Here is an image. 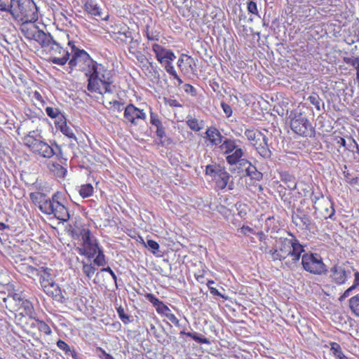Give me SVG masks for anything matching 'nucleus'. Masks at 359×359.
Masks as SVG:
<instances>
[{"instance_id":"58","label":"nucleus","mask_w":359,"mask_h":359,"mask_svg":"<svg viewBox=\"0 0 359 359\" xmlns=\"http://www.w3.org/2000/svg\"><path fill=\"white\" fill-rule=\"evenodd\" d=\"M221 107H222L223 112H224L225 116H226L227 118H230L231 116V114L233 113L231 106L224 102H222L221 103Z\"/></svg>"},{"instance_id":"49","label":"nucleus","mask_w":359,"mask_h":359,"mask_svg":"<svg viewBox=\"0 0 359 359\" xmlns=\"http://www.w3.org/2000/svg\"><path fill=\"white\" fill-rule=\"evenodd\" d=\"M96 255V257L94 259V264L97 266H104L105 258L102 250H97L96 255Z\"/></svg>"},{"instance_id":"39","label":"nucleus","mask_w":359,"mask_h":359,"mask_svg":"<svg viewBox=\"0 0 359 359\" xmlns=\"http://www.w3.org/2000/svg\"><path fill=\"white\" fill-rule=\"evenodd\" d=\"M330 351L332 352V355L336 359H346V357L342 353V350L341 349L340 344L335 342H330Z\"/></svg>"},{"instance_id":"11","label":"nucleus","mask_w":359,"mask_h":359,"mask_svg":"<svg viewBox=\"0 0 359 359\" xmlns=\"http://www.w3.org/2000/svg\"><path fill=\"white\" fill-rule=\"evenodd\" d=\"M41 271H42V273L37 276L39 277V285L42 287L43 291L48 297H52L57 302H63L66 298L62 294L60 287L55 283L51 274V269L42 266L41 267Z\"/></svg>"},{"instance_id":"48","label":"nucleus","mask_w":359,"mask_h":359,"mask_svg":"<svg viewBox=\"0 0 359 359\" xmlns=\"http://www.w3.org/2000/svg\"><path fill=\"white\" fill-rule=\"evenodd\" d=\"M246 9H248V13L254 16H258L257 4L253 0L246 1Z\"/></svg>"},{"instance_id":"44","label":"nucleus","mask_w":359,"mask_h":359,"mask_svg":"<svg viewBox=\"0 0 359 359\" xmlns=\"http://www.w3.org/2000/svg\"><path fill=\"white\" fill-rule=\"evenodd\" d=\"M123 107V104L116 100H113L111 101L108 102L107 105H106V108L109 109L111 111L117 112H121L122 111Z\"/></svg>"},{"instance_id":"40","label":"nucleus","mask_w":359,"mask_h":359,"mask_svg":"<svg viewBox=\"0 0 359 359\" xmlns=\"http://www.w3.org/2000/svg\"><path fill=\"white\" fill-rule=\"evenodd\" d=\"M93 194V187L91 184H83L79 189V196L83 198H89Z\"/></svg>"},{"instance_id":"8","label":"nucleus","mask_w":359,"mask_h":359,"mask_svg":"<svg viewBox=\"0 0 359 359\" xmlns=\"http://www.w3.org/2000/svg\"><path fill=\"white\" fill-rule=\"evenodd\" d=\"M67 200L64 194L60 191L55 192L50 198L48 203H44L39 205V209L43 214L46 215H53L55 218L66 222L70 217L68 208L66 207Z\"/></svg>"},{"instance_id":"42","label":"nucleus","mask_w":359,"mask_h":359,"mask_svg":"<svg viewBox=\"0 0 359 359\" xmlns=\"http://www.w3.org/2000/svg\"><path fill=\"white\" fill-rule=\"evenodd\" d=\"M280 180L287 184V187L290 189H294L296 187V182L293 175L284 172L280 175Z\"/></svg>"},{"instance_id":"30","label":"nucleus","mask_w":359,"mask_h":359,"mask_svg":"<svg viewBox=\"0 0 359 359\" xmlns=\"http://www.w3.org/2000/svg\"><path fill=\"white\" fill-rule=\"evenodd\" d=\"M241 205H238V206L237 205H232L231 206V208H228L224 205H219V207H217V212H219V213L221 214V215H222L223 217H224L225 219H226L227 220L229 221H231V222H232L233 224H235L236 226L238 225V222H236L233 219H231V217H233V208H236V210H239V208H241Z\"/></svg>"},{"instance_id":"35","label":"nucleus","mask_w":359,"mask_h":359,"mask_svg":"<svg viewBox=\"0 0 359 359\" xmlns=\"http://www.w3.org/2000/svg\"><path fill=\"white\" fill-rule=\"evenodd\" d=\"M181 335H186L188 337L194 339V341L198 342L199 344L210 345V340L205 337H203L201 334H198L196 332H186L184 331L180 332Z\"/></svg>"},{"instance_id":"21","label":"nucleus","mask_w":359,"mask_h":359,"mask_svg":"<svg viewBox=\"0 0 359 359\" xmlns=\"http://www.w3.org/2000/svg\"><path fill=\"white\" fill-rule=\"evenodd\" d=\"M81 8L87 15L94 18H102V20L107 21L109 20V15L102 16V8L100 5L97 3L95 0H81Z\"/></svg>"},{"instance_id":"34","label":"nucleus","mask_w":359,"mask_h":359,"mask_svg":"<svg viewBox=\"0 0 359 359\" xmlns=\"http://www.w3.org/2000/svg\"><path fill=\"white\" fill-rule=\"evenodd\" d=\"M56 345H57L60 350L64 351L65 355H70L73 359H79V356L76 351L74 348L72 349L65 341L58 339L57 342H56Z\"/></svg>"},{"instance_id":"46","label":"nucleus","mask_w":359,"mask_h":359,"mask_svg":"<svg viewBox=\"0 0 359 359\" xmlns=\"http://www.w3.org/2000/svg\"><path fill=\"white\" fill-rule=\"evenodd\" d=\"M45 111H46L47 116L50 118H57L58 120L60 116H64L60 114V111L56 107H47L46 109H45Z\"/></svg>"},{"instance_id":"16","label":"nucleus","mask_w":359,"mask_h":359,"mask_svg":"<svg viewBox=\"0 0 359 359\" xmlns=\"http://www.w3.org/2000/svg\"><path fill=\"white\" fill-rule=\"evenodd\" d=\"M304 270L310 273L322 276L327 272V266L323 259L316 253H306L301 256Z\"/></svg>"},{"instance_id":"9","label":"nucleus","mask_w":359,"mask_h":359,"mask_svg":"<svg viewBox=\"0 0 359 359\" xmlns=\"http://www.w3.org/2000/svg\"><path fill=\"white\" fill-rule=\"evenodd\" d=\"M10 15L14 20H38V8L33 0H11Z\"/></svg>"},{"instance_id":"1","label":"nucleus","mask_w":359,"mask_h":359,"mask_svg":"<svg viewBox=\"0 0 359 359\" xmlns=\"http://www.w3.org/2000/svg\"><path fill=\"white\" fill-rule=\"evenodd\" d=\"M288 236L292 238L280 237L272 249H269L267 245H262L259 250L265 254H269L273 262H281L283 269L294 270L304 252V246L292 233H288Z\"/></svg>"},{"instance_id":"57","label":"nucleus","mask_w":359,"mask_h":359,"mask_svg":"<svg viewBox=\"0 0 359 359\" xmlns=\"http://www.w3.org/2000/svg\"><path fill=\"white\" fill-rule=\"evenodd\" d=\"M357 286H351L350 287H348L347 290H346L345 292H344V293L340 295L339 299H339L340 302L344 301L346 298L350 296V294H351L353 290Z\"/></svg>"},{"instance_id":"5","label":"nucleus","mask_w":359,"mask_h":359,"mask_svg":"<svg viewBox=\"0 0 359 359\" xmlns=\"http://www.w3.org/2000/svg\"><path fill=\"white\" fill-rule=\"evenodd\" d=\"M15 323L24 333L35 341H39L53 333L50 327L45 321L36 317L26 318L22 313L15 315Z\"/></svg>"},{"instance_id":"53","label":"nucleus","mask_w":359,"mask_h":359,"mask_svg":"<svg viewBox=\"0 0 359 359\" xmlns=\"http://www.w3.org/2000/svg\"><path fill=\"white\" fill-rule=\"evenodd\" d=\"M163 102H165V104L168 105L170 107H178V108L182 107V105H181V104H180L179 101H177V100H175L174 98L165 97V98H163Z\"/></svg>"},{"instance_id":"62","label":"nucleus","mask_w":359,"mask_h":359,"mask_svg":"<svg viewBox=\"0 0 359 359\" xmlns=\"http://www.w3.org/2000/svg\"><path fill=\"white\" fill-rule=\"evenodd\" d=\"M183 90L187 93L195 95V88L189 83H186L183 86Z\"/></svg>"},{"instance_id":"14","label":"nucleus","mask_w":359,"mask_h":359,"mask_svg":"<svg viewBox=\"0 0 359 359\" xmlns=\"http://www.w3.org/2000/svg\"><path fill=\"white\" fill-rule=\"evenodd\" d=\"M15 22L20 24V31L22 34L29 40H34L39 43L55 39L50 34H46L40 30L34 24L37 20H15Z\"/></svg>"},{"instance_id":"61","label":"nucleus","mask_w":359,"mask_h":359,"mask_svg":"<svg viewBox=\"0 0 359 359\" xmlns=\"http://www.w3.org/2000/svg\"><path fill=\"white\" fill-rule=\"evenodd\" d=\"M334 142L341 147H346V140L341 136L336 135L335 137H334Z\"/></svg>"},{"instance_id":"3","label":"nucleus","mask_w":359,"mask_h":359,"mask_svg":"<svg viewBox=\"0 0 359 359\" xmlns=\"http://www.w3.org/2000/svg\"><path fill=\"white\" fill-rule=\"evenodd\" d=\"M86 75L88 76V91L97 93L100 95L111 92L110 86L116 72L104 65H95L93 68L87 69Z\"/></svg>"},{"instance_id":"27","label":"nucleus","mask_w":359,"mask_h":359,"mask_svg":"<svg viewBox=\"0 0 359 359\" xmlns=\"http://www.w3.org/2000/svg\"><path fill=\"white\" fill-rule=\"evenodd\" d=\"M57 158L58 163H50L48 164V169H50V172L54 174L55 176L57 177H63L66 175L67 170L66 169L61 165L66 161L60 154H55Z\"/></svg>"},{"instance_id":"12","label":"nucleus","mask_w":359,"mask_h":359,"mask_svg":"<svg viewBox=\"0 0 359 359\" xmlns=\"http://www.w3.org/2000/svg\"><path fill=\"white\" fill-rule=\"evenodd\" d=\"M6 307L11 312H17L19 310H23L22 313L25 318H35L34 309L32 302L27 299H24L20 293H13L8 294L4 298Z\"/></svg>"},{"instance_id":"60","label":"nucleus","mask_w":359,"mask_h":359,"mask_svg":"<svg viewBox=\"0 0 359 359\" xmlns=\"http://www.w3.org/2000/svg\"><path fill=\"white\" fill-rule=\"evenodd\" d=\"M257 237H259V241L261 242V245L266 246V241H267V236L264 233L263 231H259L257 233Z\"/></svg>"},{"instance_id":"28","label":"nucleus","mask_w":359,"mask_h":359,"mask_svg":"<svg viewBox=\"0 0 359 359\" xmlns=\"http://www.w3.org/2000/svg\"><path fill=\"white\" fill-rule=\"evenodd\" d=\"M18 272L27 276L29 278H33L34 276L41 273L40 268L36 269L27 263L18 264Z\"/></svg>"},{"instance_id":"52","label":"nucleus","mask_w":359,"mask_h":359,"mask_svg":"<svg viewBox=\"0 0 359 359\" xmlns=\"http://www.w3.org/2000/svg\"><path fill=\"white\" fill-rule=\"evenodd\" d=\"M309 103L313 104L317 109H320V97L317 93H311L309 97Z\"/></svg>"},{"instance_id":"29","label":"nucleus","mask_w":359,"mask_h":359,"mask_svg":"<svg viewBox=\"0 0 359 359\" xmlns=\"http://www.w3.org/2000/svg\"><path fill=\"white\" fill-rule=\"evenodd\" d=\"M55 128L60 130V133L68 138L74 137V132L67 126L66 118L65 116H60L59 119L55 121Z\"/></svg>"},{"instance_id":"50","label":"nucleus","mask_w":359,"mask_h":359,"mask_svg":"<svg viewBox=\"0 0 359 359\" xmlns=\"http://www.w3.org/2000/svg\"><path fill=\"white\" fill-rule=\"evenodd\" d=\"M127 43H129V46H128V52L133 54L141 53L139 50V42L137 41H128Z\"/></svg>"},{"instance_id":"54","label":"nucleus","mask_w":359,"mask_h":359,"mask_svg":"<svg viewBox=\"0 0 359 359\" xmlns=\"http://www.w3.org/2000/svg\"><path fill=\"white\" fill-rule=\"evenodd\" d=\"M147 246H148L149 249L151 250L154 254L158 250V243L154 240L147 241Z\"/></svg>"},{"instance_id":"7","label":"nucleus","mask_w":359,"mask_h":359,"mask_svg":"<svg viewBox=\"0 0 359 359\" xmlns=\"http://www.w3.org/2000/svg\"><path fill=\"white\" fill-rule=\"evenodd\" d=\"M67 46L72 50V55L66 63L70 72H84L95 65H103L94 61L86 50L76 47L73 41H68Z\"/></svg>"},{"instance_id":"36","label":"nucleus","mask_w":359,"mask_h":359,"mask_svg":"<svg viewBox=\"0 0 359 359\" xmlns=\"http://www.w3.org/2000/svg\"><path fill=\"white\" fill-rule=\"evenodd\" d=\"M349 309L351 313L359 318V293L349 299Z\"/></svg>"},{"instance_id":"22","label":"nucleus","mask_w":359,"mask_h":359,"mask_svg":"<svg viewBox=\"0 0 359 359\" xmlns=\"http://www.w3.org/2000/svg\"><path fill=\"white\" fill-rule=\"evenodd\" d=\"M152 53H154V57L159 63L165 62H173L175 60V55L170 49L166 48L162 45L154 43L151 46Z\"/></svg>"},{"instance_id":"15","label":"nucleus","mask_w":359,"mask_h":359,"mask_svg":"<svg viewBox=\"0 0 359 359\" xmlns=\"http://www.w3.org/2000/svg\"><path fill=\"white\" fill-rule=\"evenodd\" d=\"M290 130L294 133L301 137H309L312 134L311 124L300 110L296 109L290 111Z\"/></svg>"},{"instance_id":"4","label":"nucleus","mask_w":359,"mask_h":359,"mask_svg":"<svg viewBox=\"0 0 359 359\" xmlns=\"http://www.w3.org/2000/svg\"><path fill=\"white\" fill-rule=\"evenodd\" d=\"M68 41H71L69 40V34L67 32H60L55 39L39 42V43L47 57V61L53 65L62 67L66 65L69 57L71 56V53L63 47L64 44H67Z\"/></svg>"},{"instance_id":"2","label":"nucleus","mask_w":359,"mask_h":359,"mask_svg":"<svg viewBox=\"0 0 359 359\" xmlns=\"http://www.w3.org/2000/svg\"><path fill=\"white\" fill-rule=\"evenodd\" d=\"M204 142L208 147L219 148L226 155L225 161L230 165H236L244 156V151L233 138L224 137L215 126H211L204 133Z\"/></svg>"},{"instance_id":"43","label":"nucleus","mask_w":359,"mask_h":359,"mask_svg":"<svg viewBox=\"0 0 359 359\" xmlns=\"http://www.w3.org/2000/svg\"><path fill=\"white\" fill-rule=\"evenodd\" d=\"M246 174L248 176L251 177L252 179L255 180L257 181H259L262 180V173L256 170V168L252 165H248V168H246Z\"/></svg>"},{"instance_id":"47","label":"nucleus","mask_w":359,"mask_h":359,"mask_svg":"<svg viewBox=\"0 0 359 359\" xmlns=\"http://www.w3.org/2000/svg\"><path fill=\"white\" fill-rule=\"evenodd\" d=\"M116 311H117L118 317L121 318V322H123V324L128 325L131 322L130 316L126 313H124V309L121 306H119L118 307L116 308Z\"/></svg>"},{"instance_id":"33","label":"nucleus","mask_w":359,"mask_h":359,"mask_svg":"<svg viewBox=\"0 0 359 359\" xmlns=\"http://www.w3.org/2000/svg\"><path fill=\"white\" fill-rule=\"evenodd\" d=\"M187 126L194 133H199L203 128V121L197 119L191 115L187 116Z\"/></svg>"},{"instance_id":"13","label":"nucleus","mask_w":359,"mask_h":359,"mask_svg":"<svg viewBox=\"0 0 359 359\" xmlns=\"http://www.w3.org/2000/svg\"><path fill=\"white\" fill-rule=\"evenodd\" d=\"M244 135H245L248 142L255 148L259 156L264 158L270 157L271 152H270L269 147H268L267 137L264 133L257 128H252L246 129L244 131Z\"/></svg>"},{"instance_id":"63","label":"nucleus","mask_w":359,"mask_h":359,"mask_svg":"<svg viewBox=\"0 0 359 359\" xmlns=\"http://www.w3.org/2000/svg\"><path fill=\"white\" fill-rule=\"evenodd\" d=\"M156 135L160 139H162L165 136V130H164V127H156Z\"/></svg>"},{"instance_id":"19","label":"nucleus","mask_w":359,"mask_h":359,"mask_svg":"<svg viewBox=\"0 0 359 359\" xmlns=\"http://www.w3.org/2000/svg\"><path fill=\"white\" fill-rule=\"evenodd\" d=\"M144 297H146V299L148 300L152 306H154L156 311H157L158 314L167 317L170 322L172 323L175 326L179 327V319L176 318L175 315L170 312V308L163 303L162 301L158 299L152 293H146V294H144Z\"/></svg>"},{"instance_id":"41","label":"nucleus","mask_w":359,"mask_h":359,"mask_svg":"<svg viewBox=\"0 0 359 359\" xmlns=\"http://www.w3.org/2000/svg\"><path fill=\"white\" fill-rule=\"evenodd\" d=\"M345 63L353 67L356 69V81L359 83V57H344Z\"/></svg>"},{"instance_id":"59","label":"nucleus","mask_w":359,"mask_h":359,"mask_svg":"<svg viewBox=\"0 0 359 359\" xmlns=\"http://www.w3.org/2000/svg\"><path fill=\"white\" fill-rule=\"evenodd\" d=\"M241 233H243L244 236H247L248 233L254 234V229L252 227L248 226L247 225H243L240 228Z\"/></svg>"},{"instance_id":"24","label":"nucleus","mask_w":359,"mask_h":359,"mask_svg":"<svg viewBox=\"0 0 359 359\" xmlns=\"http://www.w3.org/2000/svg\"><path fill=\"white\" fill-rule=\"evenodd\" d=\"M178 68L183 74H194L196 72V64L191 56L181 54L178 59Z\"/></svg>"},{"instance_id":"25","label":"nucleus","mask_w":359,"mask_h":359,"mask_svg":"<svg viewBox=\"0 0 359 359\" xmlns=\"http://www.w3.org/2000/svg\"><path fill=\"white\" fill-rule=\"evenodd\" d=\"M116 30L114 34L117 43L126 44L128 41H134L131 29L125 23L118 24Z\"/></svg>"},{"instance_id":"18","label":"nucleus","mask_w":359,"mask_h":359,"mask_svg":"<svg viewBox=\"0 0 359 359\" xmlns=\"http://www.w3.org/2000/svg\"><path fill=\"white\" fill-rule=\"evenodd\" d=\"M313 203H314L315 215L317 217L327 219H332L334 215L333 204L330 198L320 195L313 199Z\"/></svg>"},{"instance_id":"20","label":"nucleus","mask_w":359,"mask_h":359,"mask_svg":"<svg viewBox=\"0 0 359 359\" xmlns=\"http://www.w3.org/2000/svg\"><path fill=\"white\" fill-rule=\"evenodd\" d=\"M123 118L127 123L136 126L140 121H145L147 115L143 109H140L133 104H128L123 109Z\"/></svg>"},{"instance_id":"38","label":"nucleus","mask_w":359,"mask_h":359,"mask_svg":"<svg viewBox=\"0 0 359 359\" xmlns=\"http://www.w3.org/2000/svg\"><path fill=\"white\" fill-rule=\"evenodd\" d=\"M81 271H83V273L86 276L87 278L90 279L95 274V268L92 264L81 261Z\"/></svg>"},{"instance_id":"45","label":"nucleus","mask_w":359,"mask_h":359,"mask_svg":"<svg viewBox=\"0 0 359 359\" xmlns=\"http://www.w3.org/2000/svg\"><path fill=\"white\" fill-rule=\"evenodd\" d=\"M144 36L150 41H158V39H160V34L156 31L150 30L148 25L146 26Z\"/></svg>"},{"instance_id":"51","label":"nucleus","mask_w":359,"mask_h":359,"mask_svg":"<svg viewBox=\"0 0 359 359\" xmlns=\"http://www.w3.org/2000/svg\"><path fill=\"white\" fill-rule=\"evenodd\" d=\"M150 124L154 127L163 126L158 115L152 111H150Z\"/></svg>"},{"instance_id":"10","label":"nucleus","mask_w":359,"mask_h":359,"mask_svg":"<svg viewBox=\"0 0 359 359\" xmlns=\"http://www.w3.org/2000/svg\"><path fill=\"white\" fill-rule=\"evenodd\" d=\"M74 238L81 241V246L77 248L79 255L86 256L88 259L94 257L97 250H101L97 247V240L91 235L88 227L85 226L81 228L74 229Z\"/></svg>"},{"instance_id":"64","label":"nucleus","mask_w":359,"mask_h":359,"mask_svg":"<svg viewBox=\"0 0 359 359\" xmlns=\"http://www.w3.org/2000/svg\"><path fill=\"white\" fill-rule=\"evenodd\" d=\"M351 286H355V287L359 286V272L358 271H356V272H355V273H353V285H351Z\"/></svg>"},{"instance_id":"32","label":"nucleus","mask_w":359,"mask_h":359,"mask_svg":"<svg viewBox=\"0 0 359 359\" xmlns=\"http://www.w3.org/2000/svg\"><path fill=\"white\" fill-rule=\"evenodd\" d=\"M29 199H31L34 205L37 208L50 201V198H46L45 194L43 192H31L29 194Z\"/></svg>"},{"instance_id":"23","label":"nucleus","mask_w":359,"mask_h":359,"mask_svg":"<svg viewBox=\"0 0 359 359\" xmlns=\"http://www.w3.org/2000/svg\"><path fill=\"white\" fill-rule=\"evenodd\" d=\"M348 272L341 265L336 264L330 268V278L337 285L345 284L348 280Z\"/></svg>"},{"instance_id":"56","label":"nucleus","mask_w":359,"mask_h":359,"mask_svg":"<svg viewBox=\"0 0 359 359\" xmlns=\"http://www.w3.org/2000/svg\"><path fill=\"white\" fill-rule=\"evenodd\" d=\"M204 276H205V270L201 269L194 273V278H196V281L199 282L201 284H204Z\"/></svg>"},{"instance_id":"6","label":"nucleus","mask_w":359,"mask_h":359,"mask_svg":"<svg viewBox=\"0 0 359 359\" xmlns=\"http://www.w3.org/2000/svg\"><path fill=\"white\" fill-rule=\"evenodd\" d=\"M23 144L32 153L45 158H50L57 154L53 147L43 140L41 129L39 126L23 137Z\"/></svg>"},{"instance_id":"37","label":"nucleus","mask_w":359,"mask_h":359,"mask_svg":"<svg viewBox=\"0 0 359 359\" xmlns=\"http://www.w3.org/2000/svg\"><path fill=\"white\" fill-rule=\"evenodd\" d=\"M133 57H136L137 61L140 64L142 71H145L149 69V67L152 68V62L147 60V57L142 53L131 54Z\"/></svg>"},{"instance_id":"26","label":"nucleus","mask_w":359,"mask_h":359,"mask_svg":"<svg viewBox=\"0 0 359 359\" xmlns=\"http://www.w3.org/2000/svg\"><path fill=\"white\" fill-rule=\"evenodd\" d=\"M292 219H293V223L296 226L304 230L309 229L310 225L311 224V219L309 215H306L304 211L297 210V212L293 215Z\"/></svg>"},{"instance_id":"55","label":"nucleus","mask_w":359,"mask_h":359,"mask_svg":"<svg viewBox=\"0 0 359 359\" xmlns=\"http://www.w3.org/2000/svg\"><path fill=\"white\" fill-rule=\"evenodd\" d=\"M349 140H351V143L349 144V150L351 152H356L359 154V145H358L357 142L352 137H349Z\"/></svg>"},{"instance_id":"17","label":"nucleus","mask_w":359,"mask_h":359,"mask_svg":"<svg viewBox=\"0 0 359 359\" xmlns=\"http://www.w3.org/2000/svg\"><path fill=\"white\" fill-rule=\"evenodd\" d=\"M205 175H209L215 182L217 189L223 190L226 188L231 175L225 170V168L219 164H209L205 167Z\"/></svg>"},{"instance_id":"31","label":"nucleus","mask_w":359,"mask_h":359,"mask_svg":"<svg viewBox=\"0 0 359 359\" xmlns=\"http://www.w3.org/2000/svg\"><path fill=\"white\" fill-rule=\"evenodd\" d=\"M172 62L173 61H169L159 64L161 65L162 67H163V68H165V71L167 72L168 74H169L170 78L177 81L176 83H175V84L177 85V86H180L183 83V81L176 72L175 69H174L173 64H172Z\"/></svg>"}]
</instances>
